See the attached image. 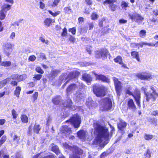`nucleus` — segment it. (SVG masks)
Masks as SVG:
<instances>
[{"label":"nucleus","instance_id":"f257e3e1","mask_svg":"<svg viewBox=\"0 0 158 158\" xmlns=\"http://www.w3.org/2000/svg\"><path fill=\"white\" fill-rule=\"evenodd\" d=\"M94 133L97 135L94 142V144L100 145L101 147H103L108 143L109 139L111 137L114 128H112L111 133L109 134L107 128L97 123H94Z\"/></svg>","mask_w":158,"mask_h":158},{"label":"nucleus","instance_id":"f03ea898","mask_svg":"<svg viewBox=\"0 0 158 158\" xmlns=\"http://www.w3.org/2000/svg\"><path fill=\"white\" fill-rule=\"evenodd\" d=\"M148 85H146L142 87L141 90L143 92L147 102H149L150 101L152 102L155 101L158 97V93L156 90V87L152 85L150 86V88L152 90V92L148 91Z\"/></svg>","mask_w":158,"mask_h":158},{"label":"nucleus","instance_id":"7ed1b4c3","mask_svg":"<svg viewBox=\"0 0 158 158\" xmlns=\"http://www.w3.org/2000/svg\"><path fill=\"white\" fill-rule=\"evenodd\" d=\"M63 145L64 148L70 150L73 152V155L70 156L69 158H80V155H84L83 156H84L85 155V153H83L82 150L76 146H69L66 143H63Z\"/></svg>","mask_w":158,"mask_h":158},{"label":"nucleus","instance_id":"20e7f679","mask_svg":"<svg viewBox=\"0 0 158 158\" xmlns=\"http://www.w3.org/2000/svg\"><path fill=\"white\" fill-rule=\"evenodd\" d=\"M93 88L94 93L97 97L104 96L107 90L106 88L103 85H94Z\"/></svg>","mask_w":158,"mask_h":158},{"label":"nucleus","instance_id":"39448f33","mask_svg":"<svg viewBox=\"0 0 158 158\" xmlns=\"http://www.w3.org/2000/svg\"><path fill=\"white\" fill-rule=\"evenodd\" d=\"M131 89L130 85H127L126 88V93L130 95H132L134 98L136 103L138 106L140 107V93L139 90H136L134 94L131 92L130 90Z\"/></svg>","mask_w":158,"mask_h":158},{"label":"nucleus","instance_id":"423d86ee","mask_svg":"<svg viewBox=\"0 0 158 158\" xmlns=\"http://www.w3.org/2000/svg\"><path fill=\"white\" fill-rule=\"evenodd\" d=\"M100 103V108L102 110H110L112 106L111 101L108 98H106L101 100Z\"/></svg>","mask_w":158,"mask_h":158},{"label":"nucleus","instance_id":"0eeeda50","mask_svg":"<svg viewBox=\"0 0 158 158\" xmlns=\"http://www.w3.org/2000/svg\"><path fill=\"white\" fill-rule=\"evenodd\" d=\"M79 74L80 73L78 71H76L70 73L67 76L65 74L62 75L60 77V79L61 81H63L64 79H68L63 86H65L66 84L69 82L70 80L77 77Z\"/></svg>","mask_w":158,"mask_h":158},{"label":"nucleus","instance_id":"6e6552de","mask_svg":"<svg viewBox=\"0 0 158 158\" xmlns=\"http://www.w3.org/2000/svg\"><path fill=\"white\" fill-rule=\"evenodd\" d=\"M84 87V85L82 83L77 84H73L70 85L67 89L66 91L68 94L72 92H73L76 90H77L78 89H81Z\"/></svg>","mask_w":158,"mask_h":158},{"label":"nucleus","instance_id":"1a4fd4ad","mask_svg":"<svg viewBox=\"0 0 158 158\" xmlns=\"http://www.w3.org/2000/svg\"><path fill=\"white\" fill-rule=\"evenodd\" d=\"M69 122L73 124L75 128H77L79 127L81 123V118L78 115L76 114L74 115L70 119L66 121V122Z\"/></svg>","mask_w":158,"mask_h":158},{"label":"nucleus","instance_id":"9d476101","mask_svg":"<svg viewBox=\"0 0 158 158\" xmlns=\"http://www.w3.org/2000/svg\"><path fill=\"white\" fill-rule=\"evenodd\" d=\"M60 132L65 136H69L72 132L70 128L66 125L63 126L60 129Z\"/></svg>","mask_w":158,"mask_h":158},{"label":"nucleus","instance_id":"9b49d317","mask_svg":"<svg viewBox=\"0 0 158 158\" xmlns=\"http://www.w3.org/2000/svg\"><path fill=\"white\" fill-rule=\"evenodd\" d=\"M108 51L106 49H103L96 52V57L97 58L102 57L103 59L106 58Z\"/></svg>","mask_w":158,"mask_h":158},{"label":"nucleus","instance_id":"f8f14e48","mask_svg":"<svg viewBox=\"0 0 158 158\" xmlns=\"http://www.w3.org/2000/svg\"><path fill=\"white\" fill-rule=\"evenodd\" d=\"M130 18L132 21H135L138 23H140L143 20V18L139 14L137 13H133L132 14H129Z\"/></svg>","mask_w":158,"mask_h":158},{"label":"nucleus","instance_id":"ddd939ff","mask_svg":"<svg viewBox=\"0 0 158 158\" xmlns=\"http://www.w3.org/2000/svg\"><path fill=\"white\" fill-rule=\"evenodd\" d=\"M13 46L14 45L10 43H7L5 44L4 52L7 56H9L10 55L13 50Z\"/></svg>","mask_w":158,"mask_h":158},{"label":"nucleus","instance_id":"4468645a","mask_svg":"<svg viewBox=\"0 0 158 158\" xmlns=\"http://www.w3.org/2000/svg\"><path fill=\"white\" fill-rule=\"evenodd\" d=\"M127 125V123L126 122L122 120H120L118 124V127L122 134L124 133Z\"/></svg>","mask_w":158,"mask_h":158},{"label":"nucleus","instance_id":"2eb2a0df","mask_svg":"<svg viewBox=\"0 0 158 158\" xmlns=\"http://www.w3.org/2000/svg\"><path fill=\"white\" fill-rule=\"evenodd\" d=\"M137 77L141 80H149L152 78V75L149 73L138 74L136 75Z\"/></svg>","mask_w":158,"mask_h":158},{"label":"nucleus","instance_id":"dca6fc26","mask_svg":"<svg viewBox=\"0 0 158 158\" xmlns=\"http://www.w3.org/2000/svg\"><path fill=\"white\" fill-rule=\"evenodd\" d=\"M114 84L115 86V89L118 94L120 93V91L121 88V85L120 82L119 81L118 79L116 77L113 78Z\"/></svg>","mask_w":158,"mask_h":158},{"label":"nucleus","instance_id":"f3484780","mask_svg":"<svg viewBox=\"0 0 158 158\" xmlns=\"http://www.w3.org/2000/svg\"><path fill=\"white\" fill-rule=\"evenodd\" d=\"M127 108L128 109L131 110L132 111L136 110V108L135 104L133 100L132 99H130L127 102Z\"/></svg>","mask_w":158,"mask_h":158},{"label":"nucleus","instance_id":"a211bd4d","mask_svg":"<svg viewBox=\"0 0 158 158\" xmlns=\"http://www.w3.org/2000/svg\"><path fill=\"white\" fill-rule=\"evenodd\" d=\"M115 2L116 1L115 0H106L103 2V4L104 5L106 4L110 5L111 10L112 11H114L115 10L116 6L113 4V3Z\"/></svg>","mask_w":158,"mask_h":158},{"label":"nucleus","instance_id":"6ab92c4d","mask_svg":"<svg viewBox=\"0 0 158 158\" xmlns=\"http://www.w3.org/2000/svg\"><path fill=\"white\" fill-rule=\"evenodd\" d=\"M94 74L97 80H100L104 82H108L109 80L103 75L102 74L98 75L94 72Z\"/></svg>","mask_w":158,"mask_h":158},{"label":"nucleus","instance_id":"aec40b11","mask_svg":"<svg viewBox=\"0 0 158 158\" xmlns=\"http://www.w3.org/2000/svg\"><path fill=\"white\" fill-rule=\"evenodd\" d=\"M87 132L84 130L80 131L77 133L78 137L82 141L85 140L87 135Z\"/></svg>","mask_w":158,"mask_h":158},{"label":"nucleus","instance_id":"412c9836","mask_svg":"<svg viewBox=\"0 0 158 158\" xmlns=\"http://www.w3.org/2000/svg\"><path fill=\"white\" fill-rule=\"evenodd\" d=\"M82 78L84 80L86 81L88 85H89L90 82L92 81V78L91 76L87 74H84L82 75Z\"/></svg>","mask_w":158,"mask_h":158},{"label":"nucleus","instance_id":"4be33fe9","mask_svg":"<svg viewBox=\"0 0 158 158\" xmlns=\"http://www.w3.org/2000/svg\"><path fill=\"white\" fill-rule=\"evenodd\" d=\"M60 72V71L59 70L52 69L49 75L50 79H52L55 77Z\"/></svg>","mask_w":158,"mask_h":158},{"label":"nucleus","instance_id":"5701e85b","mask_svg":"<svg viewBox=\"0 0 158 158\" xmlns=\"http://www.w3.org/2000/svg\"><path fill=\"white\" fill-rule=\"evenodd\" d=\"M50 147L51 149V150L57 155H58L60 153L58 147L55 145L53 144H51L50 146Z\"/></svg>","mask_w":158,"mask_h":158},{"label":"nucleus","instance_id":"b1692460","mask_svg":"<svg viewBox=\"0 0 158 158\" xmlns=\"http://www.w3.org/2000/svg\"><path fill=\"white\" fill-rule=\"evenodd\" d=\"M10 81L11 79L10 78H8L0 81V89L2 88L7 83L9 82Z\"/></svg>","mask_w":158,"mask_h":158},{"label":"nucleus","instance_id":"393cba45","mask_svg":"<svg viewBox=\"0 0 158 158\" xmlns=\"http://www.w3.org/2000/svg\"><path fill=\"white\" fill-rule=\"evenodd\" d=\"M131 55L133 58H135L138 62L140 61L139 54L138 52L135 51L132 52H131Z\"/></svg>","mask_w":158,"mask_h":158},{"label":"nucleus","instance_id":"a878e982","mask_svg":"<svg viewBox=\"0 0 158 158\" xmlns=\"http://www.w3.org/2000/svg\"><path fill=\"white\" fill-rule=\"evenodd\" d=\"M22 20V19L21 20H19L18 21L14 22L11 24V27L12 28L15 30L17 29H19V23L21 22V21Z\"/></svg>","mask_w":158,"mask_h":158},{"label":"nucleus","instance_id":"bb28decb","mask_svg":"<svg viewBox=\"0 0 158 158\" xmlns=\"http://www.w3.org/2000/svg\"><path fill=\"white\" fill-rule=\"evenodd\" d=\"M94 101L92 100L91 98H89L87 100L86 104L90 108L94 106Z\"/></svg>","mask_w":158,"mask_h":158},{"label":"nucleus","instance_id":"cd10ccee","mask_svg":"<svg viewBox=\"0 0 158 158\" xmlns=\"http://www.w3.org/2000/svg\"><path fill=\"white\" fill-rule=\"evenodd\" d=\"M21 90V88L19 86H17L16 88V89L14 91V95H15L17 97H19V95L20 94Z\"/></svg>","mask_w":158,"mask_h":158},{"label":"nucleus","instance_id":"c85d7f7f","mask_svg":"<svg viewBox=\"0 0 158 158\" xmlns=\"http://www.w3.org/2000/svg\"><path fill=\"white\" fill-rule=\"evenodd\" d=\"M52 21V19L47 18L44 20V23L46 26L48 27L51 24Z\"/></svg>","mask_w":158,"mask_h":158},{"label":"nucleus","instance_id":"c756f323","mask_svg":"<svg viewBox=\"0 0 158 158\" xmlns=\"http://www.w3.org/2000/svg\"><path fill=\"white\" fill-rule=\"evenodd\" d=\"M152 152L150 149H148L144 154L145 158H150L151 156Z\"/></svg>","mask_w":158,"mask_h":158},{"label":"nucleus","instance_id":"7c9ffc66","mask_svg":"<svg viewBox=\"0 0 158 158\" xmlns=\"http://www.w3.org/2000/svg\"><path fill=\"white\" fill-rule=\"evenodd\" d=\"M10 9V5L8 4H4L2 7V10L6 12Z\"/></svg>","mask_w":158,"mask_h":158},{"label":"nucleus","instance_id":"2f4dec72","mask_svg":"<svg viewBox=\"0 0 158 158\" xmlns=\"http://www.w3.org/2000/svg\"><path fill=\"white\" fill-rule=\"evenodd\" d=\"M76 96L77 101H78V100L82 99L84 97V95L79 91L78 92L77 91V95H76Z\"/></svg>","mask_w":158,"mask_h":158},{"label":"nucleus","instance_id":"473e14b6","mask_svg":"<svg viewBox=\"0 0 158 158\" xmlns=\"http://www.w3.org/2000/svg\"><path fill=\"white\" fill-rule=\"evenodd\" d=\"M153 138V136L152 135L145 134L144 135V139L147 141L152 139Z\"/></svg>","mask_w":158,"mask_h":158},{"label":"nucleus","instance_id":"72a5a7b5","mask_svg":"<svg viewBox=\"0 0 158 158\" xmlns=\"http://www.w3.org/2000/svg\"><path fill=\"white\" fill-rule=\"evenodd\" d=\"M11 65V62L10 61H3L1 63L0 65L4 67H9Z\"/></svg>","mask_w":158,"mask_h":158},{"label":"nucleus","instance_id":"f704fd0d","mask_svg":"<svg viewBox=\"0 0 158 158\" xmlns=\"http://www.w3.org/2000/svg\"><path fill=\"white\" fill-rule=\"evenodd\" d=\"M22 122L24 123H27L28 121V118L27 116L25 114H22L21 117Z\"/></svg>","mask_w":158,"mask_h":158},{"label":"nucleus","instance_id":"c9c22d12","mask_svg":"<svg viewBox=\"0 0 158 158\" xmlns=\"http://www.w3.org/2000/svg\"><path fill=\"white\" fill-rule=\"evenodd\" d=\"M40 125L35 124L34 127V131L36 133H38L40 130Z\"/></svg>","mask_w":158,"mask_h":158},{"label":"nucleus","instance_id":"e433bc0d","mask_svg":"<svg viewBox=\"0 0 158 158\" xmlns=\"http://www.w3.org/2000/svg\"><path fill=\"white\" fill-rule=\"evenodd\" d=\"M0 158H9V156L5 154L3 151L1 150L0 151Z\"/></svg>","mask_w":158,"mask_h":158},{"label":"nucleus","instance_id":"4c0bfd02","mask_svg":"<svg viewBox=\"0 0 158 158\" xmlns=\"http://www.w3.org/2000/svg\"><path fill=\"white\" fill-rule=\"evenodd\" d=\"M114 62L116 63H118L119 64H122V59L120 56H118L114 59Z\"/></svg>","mask_w":158,"mask_h":158},{"label":"nucleus","instance_id":"58836bf2","mask_svg":"<svg viewBox=\"0 0 158 158\" xmlns=\"http://www.w3.org/2000/svg\"><path fill=\"white\" fill-rule=\"evenodd\" d=\"M60 98L59 97H55L52 100V101L53 103L55 105H57L59 104L60 102Z\"/></svg>","mask_w":158,"mask_h":158},{"label":"nucleus","instance_id":"ea45409f","mask_svg":"<svg viewBox=\"0 0 158 158\" xmlns=\"http://www.w3.org/2000/svg\"><path fill=\"white\" fill-rule=\"evenodd\" d=\"M48 12L50 14L54 17H56L60 14V11H58L54 13L50 10H48Z\"/></svg>","mask_w":158,"mask_h":158},{"label":"nucleus","instance_id":"a19ab883","mask_svg":"<svg viewBox=\"0 0 158 158\" xmlns=\"http://www.w3.org/2000/svg\"><path fill=\"white\" fill-rule=\"evenodd\" d=\"M72 102L70 99H68L67 101V104H63L64 107H70L72 106Z\"/></svg>","mask_w":158,"mask_h":158},{"label":"nucleus","instance_id":"79ce46f5","mask_svg":"<svg viewBox=\"0 0 158 158\" xmlns=\"http://www.w3.org/2000/svg\"><path fill=\"white\" fill-rule=\"evenodd\" d=\"M6 139V137L5 135L2 136L0 140V147L5 142Z\"/></svg>","mask_w":158,"mask_h":158},{"label":"nucleus","instance_id":"37998d69","mask_svg":"<svg viewBox=\"0 0 158 158\" xmlns=\"http://www.w3.org/2000/svg\"><path fill=\"white\" fill-rule=\"evenodd\" d=\"M139 34L140 37L142 38H144L146 36V31L144 30H142L139 32Z\"/></svg>","mask_w":158,"mask_h":158},{"label":"nucleus","instance_id":"c03bdc74","mask_svg":"<svg viewBox=\"0 0 158 158\" xmlns=\"http://www.w3.org/2000/svg\"><path fill=\"white\" fill-rule=\"evenodd\" d=\"M5 17L6 15L4 12L3 10H1L0 11V19L2 20Z\"/></svg>","mask_w":158,"mask_h":158},{"label":"nucleus","instance_id":"a18cd8bd","mask_svg":"<svg viewBox=\"0 0 158 158\" xmlns=\"http://www.w3.org/2000/svg\"><path fill=\"white\" fill-rule=\"evenodd\" d=\"M11 114L13 118L16 119L17 117L18 114L16 111L14 109H13L11 111Z\"/></svg>","mask_w":158,"mask_h":158},{"label":"nucleus","instance_id":"49530a36","mask_svg":"<svg viewBox=\"0 0 158 158\" xmlns=\"http://www.w3.org/2000/svg\"><path fill=\"white\" fill-rule=\"evenodd\" d=\"M121 6L123 9L126 10V7L128 6V3L124 1H122Z\"/></svg>","mask_w":158,"mask_h":158},{"label":"nucleus","instance_id":"de8ad7c7","mask_svg":"<svg viewBox=\"0 0 158 158\" xmlns=\"http://www.w3.org/2000/svg\"><path fill=\"white\" fill-rule=\"evenodd\" d=\"M36 59V57L34 55H31L29 56L28 60L29 61L33 62Z\"/></svg>","mask_w":158,"mask_h":158},{"label":"nucleus","instance_id":"09e8293b","mask_svg":"<svg viewBox=\"0 0 158 158\" xmlns=\"http://www.w3.org/2000/svg\"><path fill=\"white\" fill-rule=\"evenodd\" d=\"M35 71L41 74H43L44 73L43 70L40 67H36L35 68Z\"/></svg>","mask_w":158,"mask_h":158},{"label":"nucleus","instance_id":"8fccbe9b","mask_svg":"<svg viewBox=\"0 0 158 158\" xmlns=\"http://www.w3.org/2000/svg\"><path fill=\"white\" fill-rule=\"evenodd\" d=\"M26 78L27 75L25 74L20 75L19 77V81H22L25 79Z\"/></svg>","mask_w":158,"mask_h":158},{"label":"nucleus","instance_id":"3c124183","mask_svg":"<svg viewBox=\"0 0 158 158\" xmlns=\"http://www.w3.org/2000/svg\"><path fill=\"white\" fill-rule=\"evenodd\" d=\"M67 34V29L64 27L63 30V32L61 33V35L63 37H65L66 36Z\"/></svg>","mask_w":158,"mask_h":158},{"label":"nucleus","instance_id":"603ef678","mask_svg":"<svg viewBox=\"0 0 158 158\" xmlns=\"http://www.w3.org/2000/svg\"><path fill=\"white\" fill-rule=\"evenodd\" d=\"M69 31L71 32L73 35H75L76 32V29L75 27L70 28L69 29Z\"/></svg>","mask_w":158,"mask_h":158},{"label":"nucleus","instance_id":"864d4df0","mask_svg":"<svg viewBox=\"0 0 158 158\" xmlns=\"http://www.w3.org/2000/svg\"><path fill=\"white\" fill-rule=\"evenodd\" d=\"M40 40L43 43H45L46 44H49V42L47 40H45L42 37L40 38Z\"/></svg>","mask_w":158,"mask_h":158},{"label":"nucleus","instance_id":"5fc2aeb1","mask_svg":"<svg viewBox=\"0 0 158 158\" xmlns=\"http://www.w3.org/2000/svg\"><path fill=\"white\" fill-rule=\"evenodd\" d=\"M42 75L41 74H38L35 75V76L33 77V78H35L37 80H40L41 78Z\"/></svg>","mask_w":158,"mask_h":158},{"label":"nucleus","instance_id":"6e6d98bb","mask_svg":"<svg viewBox=\"0 0 158 158\" xmlns=\"http://www.w3.org/2000/svg\"><path fill=\"white\" fill-rule=\"evenodd\" d=\"M38 95L37 92H35L32 95V97L34 101L37 99Z\"/></svg>","mask_w":158,"mask_h":158},{"label":"nucleus","instance_id":"4d7b16f0","mask_svg":"<svg viewBox=\"0 0 158 158\" xmlns=\"http://www.w3.org/2000/svg\"><path fill=\"white\" fill-rule=\"evenodd\" d=\"M64 10L65 13H69L71 12V9L68 7H65Z\"/></svg>","mask_w":158,"mask_h":158},{"label":"nucleus","instance_id":"13d9d810","mask_svg":"<svg viewBox=\"0 0 158 158\" xmlns=\"http://www.w3.org/2000/svg\"><path fill=\"white\" fill-rule=\"evenodd\" d=\"M52 121V118L50 117H48L47 118V123L46 125L48 126L51 123Z\"/></svg>","mask_w":158,"mask_h":158},{"label":"nucleus","instance_id":"bf43d9fd","mask_svg":"<svg viewBox=\"0 0 158 158\" xmlns=\"http://www.w3.org/2000/svg\"><path fill=\"white\" fill-rule=\"evenodd\" d=\"M98 18V15L95 13H93L91 15V19L93 20H95Z\"/></svg>","mask_w":158,"mask_h":158},{"label":"nucleus","instance_id":"052dcab7","mask_svg":"<svg viewBox=\"0 0 158 158\" xmlns=\"http://www.w3.org/2000/svg\"><path fill=\"white\" fill-rule=\"evenodd\" d=\"M130 45L132 48H135L139 46V44L138 43H131Z\"/></svg>","mask_w":158,"mask_h":158},{"label":"nucleus","instance_id":"680f3d73","mask_svg":"<svg viewBox=\"0 0 158 158\" xmlns=\"http://www.w3.org/2000/svg\"><path fill=\"white\" fill-rule=\"evenodd\" d=\"M91 47L89 46H87L86 48V50L89 54H91Z\"/></svg>","mask_w":158,"mask_h":158},{"label":"nucleus","instance_id":"e2e57ef3","mask_svg":"<svg viewBox=\"0 0 158 158\" xmlns=\"http://www.w3.org/2000/svg\"><path fill=\"white\" fill-rule=\"evenodd\" d=\"M15 36V34L14 32H12L10 36V39L13 40L14 39Z\"/></svg>","mask_w":158,"mask_h":158},{"label":"nucleus","instance_id":"0e129e2a","mask_svg":"<svg viewBox=\"0 0 158 158\" xmlns=\"http://www.w3.org/2000/svg\"><path fill=\"white\" fill-rule=\"evenodd\" d=\"M11 77L12 80L17 81V78L18 77V74H13L11 75Z\"/></svg>","mask_w":158,"mask_h":158},{"label":"nucleus","instance_id":"69168bd1","mask_svg":"<svg viewBox=\"0 0 158 158\" xmlns=\"http://www.w3.org/2000/svg\"><path fill=\"white\" fill-rule=\"evenodd\" d=\"M108 154H109L106 152H103L100 155V158H103L107 156Z\"/></svg>","mask_w":158,"mask_h":158},{"label":"nucleus","instance_id":"338daca9","mask_svg":"<svg viewBox=\"0 0 158 158\" xmlns=\"http://www.w3.org/2000/svg\"><path fill=\"white\" fill-rule=\"evenodd\" d=\"M19 139V138L17 135H15L13 137V140L14 141H15L16 142H18Z\"/></svg>","mask_w":158,"mask_h":158},{"label":"nucleus","instance_id":"774afa93","mask_svg":"<svg viewBox=\"0 0 158 158\" xmlns=\"http://www.w3.org/2000/svg\"><path fill=\"white\" fill-rule=\"evenodd\" d=\"M152 114L155 116H158V110H155L152 112Z\"/></svg>","mask_w":158,"mask_h":158}]
</instances>
